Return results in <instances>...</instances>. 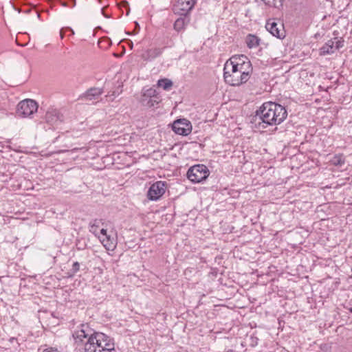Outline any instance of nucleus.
Returning <instances> with one entry per match:
<instances>
[{
  "mask_svg": "<svg viewBox=\"0 0 352 352\" xmlns=\"http://www.w3.org/2000/svg\"><path fill=\"white\" fill-rule=\"evenodd\" d=\"M76 343L84 344L85 352H116L113 339L96 332L88 324H82L73 333Z\"/></svg>",
  "mask_w": 352,
  "mask_h": 352,
  "instance_id": "1",
  "label": "nucleus"
},
{
  "mask_svg": "<svg viewBox=\"0 0 352 352\" xmlns=\"http://www.w3.org/2000/svg\"><path fill=\"white\" fill-rule=\"evenodd\" d=\"M274 102L269 101L264 102L252 116L251 123L258 129H265L271 124L272 116H273Z\"/></svg>",
  "mask_w": 352,
  "mask_h": 352,
  "instance_id": "2",
  "label": "nucleus"
},
{
  "mask_svg": "<svg viewBox=\"0 0 352 352\" xmlns=\"http://www.w3.org/2000/svg\"><path fill=\"white\" fill-rule=\"evenodd\" d=\"M210 175V171L204 164H196L191 166L187 171V177L192 183H200L205 181Z\"/></svg>",
  "mask_w": 352,
  "mask_h": 352,
  "instance_id": "3",
  "label": "nucleus"
},
{
  "mask_svg": "<svg viewBox=\"0 0 352 352\" xmlns=\"http://www.w3.org/2000/svg\"><path fill=\"white\" fill-rule=\"evenodd\" d=\"M38 104L32 99H25L21 101L17 105V114L21 117H28L36 112Z\"/></svg>",
  "mask_w": 352,
  "mask_h": 352,
  "instance_id": "4",
  "label": "nucleus"
},
{
  "mask_svg": "<svg viewBox=\"0 0 352 352\" xmlns=\"http://www.w3.org/2000/svg\"><path fill=\"white\" fill-rule=\"evenodd\" d=\"M229 65L228 64H225L223 69V77L225 81L230 84L232 86H239L243 83L246 82L248 80L243 79V74L239 72H235L233 73H230L228 70Z\"/></svg>",
  "mask_w": 352,
  "mask_h": 352,
  "instance_id": "5",
  "label": "nucleus"
},
{
  "mask_svg": "<svg viewBox=\"0 0 352 352\" xmlns=\"http://www.w3.org/2000/svg\"><path fill=\"white\" fill-rule=\"evenodd\" d=\"M172 129L176 134L186 136L192 131V124L188 120L180 118L173 122Z\"/></svg>",
  "mask_w": 352,
  "mask_h": 352,
  "instance_id": "6",
  "label": "nucleus"
},
{
  "mask_svg": "<svg viewBox=\"0 0 352 352\" xmlns=\"http://www.w3.org/2000/svg\"><path fill=\"white\" fill-rule=\"evenodd\" d=\"M287 117V111L286 108L275 102H274L273 116H272L271 124L277 126L283 122Z\"/></svg>",
  "mask_w": 352,
  "mask_h": 352,
  "instance_id": "7",
  "label": "nucleus"
},
{
  "mask_svg": "<svg viewBox=\"0 0 352 352\" xmlns=\"http://www.w3.org/2000/svg\"><path fill=\"white\" fill-rule=\"evenodd\" d=\"M197 0H177L174 5L173 10L175 14L187 16L189 12L194 8Z\"/></svg>",
  "mask_w": 352,
  "mask_h": 352,
  "instance_id": "8",
  "label": "nucleus"
},
{
  "mask_svg": "<svg viewBox=\"0 0 352 352\" xmlns=\"http://www.w3.org/2000/svg\"><path fill=\"white\" fill-rule=\"evenodd\" d=\"M165 182L162 181L156 182L150 186L147 192V197L149 200H158L165 193Z\"/></svg>",
  "mask_w": 352,
  "mask_h": 352,
  "instance_id": "9",
  "label": "nucleus"
},
{
  "mask_svg": "<svg viewBox=\"0 0 352 352\" xmlns=\"http://www.w3.org/2000/svg\"><path fill=\"white\" fill-rule=\"evenodd\" d=\"M266 30L274 36L283 38L285 36L284 26L282 23H278L275 19H270L265 25Z\"/></svg>",
  "mask_w": 352,
  "mask_h": 352,
  "instance_id": "10",
  "label": "nucleus"
},
{
  "mask_svg": "<svg viewBox=\"0 0 352 352\" xmlns=\"http://www.w3.org/2000/svg\"><path fill=\"white\" fill-rule=\"evenodd\" d=\"M103 92L102 88L91 87L80 95L79 100L86 102L97 100Z\"/></svg>",
  "mask_w": 352,
  "mask_h": 352,
  "instance_id": "11",
  "label": "nucleus"
},
{
  "mask_svg": "<svg viewBox=\"0 0 352 352\" xmlns=\"http://www.w3.org/2000/svg\"><path fill=\"white\" fill-rule=\"evenodd\" d=\"M164 48L165 47H155L148 49L142 53V58L144 60L151 61L154 60L155 58L160 56L163 53Z\"/></svg>",
  "mask_w": 352,
  "mask_h": 352,
  "instance_id": "12",
  "label": "nucleus"
},
{
  "mask_svg": "<svg viewBox=\"0 0 352 352\" xmlns=\"http://www.w3.org/2000/svg\"><path fill=\"white\" fill-rule=\"evenodd\" d=\"M239 72L243 76V79L249 80L250 74L252 73V66L250 60L246 61L242 65H239Z\"/></svg>",
  "mask_w": 352,
  "mask_h": 352,
  "instance_id": "13",
  "label": "nucleus"
},
{
  "mask_svg": "<svg viewBox=\"0 0 352 352\" xmlns=\"http://www.w3.org/2000/svg\"><path fill=\"white\" fill-rule=\"evenodd\" d=\"M188 22L189 19H187V16H181L175 21L174 29L179 32L185 28Z\"/></svg>",
  "mask_w": 352,
  "mask_h": 352,
  "instance_id": "14",
  "label": "nucleus"
},
{
  "mask_svg": "<svg viewBox=\"0 0 352 352\" xmlns=\"http://www.w3.org/2000/svg\"><path fill=\"white\" fill-rule=\"evenodd\" d=\"M160 101V97L141 98V102L144 107L151 108L154 107Z\"/></svg>",
  "mask_w": 352,
  "mask_h": 352,
  "instance_id": "15",
  "label": "nucleus"
},
{
  "mask_svg": "<svg viewBox=\"0 0 352 352\" xmlns=\"http://www.w3.org/2000/svg\"><path fill=\"white\" fill-rule=\"evenodd\" d=\"M261 39L253 34H248L246 37L245 42L249 48L256 47L259 45Z\"/></svg>",
  "mask_w": 352,
  "mask_h": 352,
  "instance_id": "16",
  "label": "nucleus"
},
{
  "mask_svg": "<svg viewBox=\"0 0 352 352\" xmlns=\"http://www.w3.org/2000/svg\"><path fill=\"white\" fill-rule=\"evenodd\" d=\"M345 164V157L343 154L338 153L336 154L333 158H331V165L337 167H342Z\"/></svg>",
  "mask_w": 352,
  "mask_h": 352,
  "instance_id": "17",
  "label": "nucleus"
},
{
  "mask_svg": "<svg viewBox=\"0 0 352 352\" xmlns=\"http://www.w3.org/2000/svg\"><path fill=\"white\" fill-rule=\"evenodd\" d=\"M100 224H102V219H96L91 221L89 223V231L96 235Z\"/></svg>",
  "mask_w": 352,
  "mask_h": 352,
  "instance_id": "18",
  "label": "nucleus"
},
{
  "mask_svg": "<svg viewBox=\"0 0 352 352\" xmlns=\"http://www.w3.org/2000/svg\"><path fill=\"white\" fill-rule=\"evenodd\" d=\"M157 85L159 87H162L163 89L168 91L173 87V82L169 79L163 78L157 81Z\"/></svg>",
  "mask_w": 352,
  "mask_h": 352,
  "instance_id": "19",
  "label": "nucleus"
},
{
  "mask_svg": "<svg viewBox=\"0 0 352 352\" xmlns=\"http://www.w3.org/2000/svg\"><path fill=\"white\" fill-rule=\"evenodd\" d=\"M248 58L245 55L233 56L230 58L232 63H238L239 65L243 64L246 61H249Z\"/></svg>",
  "mask_w": 352,
  "mask_h": 352,
  "instance_id": "20",
  "label": "nucleus"
},
{
  "mask_svg": "<svg viewBox=\"0 0 352 352\" xmlns=\"http://www.w3.org/2000/svg\"><path fill=\"white\" fill-rule=\"evenodd\" d=\"M344 40L342 37L335 36L331 38V49L335 47L336 50H340L344 46Z\"/></svg>",
  "mask_w": 352,
  "mask_h": 352,
  "instance_id": "21",
  "label": "nucleus"
},
{
  "mask_svg": "<svg viewBox=\"0 0 352 352\" xmlns=\"http://www.w3.org/2000/svg\"><path fill=\"white\" fill-rule=\"evenodd\" d=\"M158 94L155 89L149 88L144 90L142 98L158 97Z\"/></svg>",
  "mask_w": 352,
  "mask_h": 352,
  "instance_id": "22",
  "label": "nucleus"
},
{
  "mask_svg": "<svg viewBox=\"0 0 352 352\" xmlns=\"http://www.w3.org/2000/svg\"><path fill=\"white\" fill-rule=\"evenodd\" d=\"M80 270V263L77 261L74 262L69 272H68V276L72 277Z\"/></svg>",
  "mask_w": 352,
  "mask_h": 352,
  "instance_id": "23",
  "label": "nucleus"
},
{
  "mask_svg": "<svg viewBox=\"0 0 352 352\" xmlns=\"http://www.w3.org/2000/svg\"><path fill=\"white\" fill-rule=\"evenodd\" d=\"M226 64H228V65H229L228 70L230 72V73H233L235 72H239V65L238 63H232L231 61H230V63L226 62Z\"/></svg>",
  "mask_w": 352,
  "mask_h": 352,
  "instance_id": "24",
  "label": "nucleus"
},
{
  "mask_svg": "<svg viewBox=\"0 0 352 352\" xmlns=\"http://www.w3.org/2000/svg\"><path fill=\"white\" fill-rule=\"evenodd\" d=\"M46 118L47 122H56L58 117L56 112H55L54 115H53L52 113H47L46 115Z\"/></svg>",
  "mask_w": 352,
  "mask_h": 352,
  "instance_id": "25",
  "label": "nucleus"
},
{
  "mask_svg": "<svg viewBox=\"0 0 352 352\" xmlns=\"http://www.w3.org/2000/svg\"><path fill=\"white\" fill-rule=\"evenodd\" d=\"M120 4V6L126 9V15H128L130 12L129 2L127 1H122Z\"/></svg>",
  "mask_w": 352,
  "mask_h": 352,
  "instance_id": "26",
  "label": "nucleus"
},
{
  "mask_svg": "<svg viewBox=\"0 0 352 352\" xmlns=\"http://www.w3.org/2000/svg\"><path fill=\"white\" fill-rule=\"evenodd\" d=\"M100 234L102 235V241H104V238L107 239L109 240V236L107 235V230L104 229V228H102L100 231Z\"/></svg>",
  "mask_w": 352,
  "mask_h": 352,
  "instance_id": "27",
  "label": "nucleus"
},
{
  "mask_svg": "<svg viewBox=\"0 0 352 352\" xmlns=\"http://www.w3.org/2000/svg\"><path fill=\"white\" fill-rule=\"evenodd\" d=\"M135 29H134V30H133V33L134 34H138V33L139 32L140 30V25L138 24V22H135Z\"/></svg>",
  "mask_w": 352,
  "mask_h": 352,
  "instance_id": "28",
  "label": "nucleus"
},
{
  "mask_svg": "<svg viewBox=\"0 0 352 352\" xmlns=\"http://www.w3.org/2000/svg\"><path fill=\"white\" fill-rule=\"evenodd\" d=\"M329 47L326 48L325 47H323L320 49V54H329Z\"/></svg>",
  "mask_w": 352,
  "mask_h": 352,
  "instance_id": "29",
  "label": "nucleus"
},
{
  "mask_svg": "<svg viewBox=\"0 0 352 352\" xmlns=\"http://www.w3.org/2000/svg\"><path fill=\"white\" fill-rule=\"evenodd\" d=\"M119 94H120L119 92H116V91H112V93H111V94H110V92H109V94H108V96H112L116 97V96H118V95H119Z\"/></svg>",
  "mask_w": 352,
  "mask_h": 352,
  "instance_id": "30",
  "label": "nucleus"
},
{
  "mask_svg": "<svg viewBox=\"0 0 352 352\" xmlns=\"http://www.w3.org/2000/svg\"><path fill=\"white\" fill-rule=\"evenodd\" d=\"M43 352H59L57 349H45L43 351Z\"/></svg>",
  "mask_w": 352,
  "mask_h": 352,
  "instance_id": "31",
  "label": "nucleus"
},
{
  "mask_svg": "<svg viewBox=\"0 0 352 352\" xmlns=\"http://www.w3.org/2000/svg\"><path fill=\"white\" fill-rule=\"evenodd\" d=\"M126 42H127L128 45H129V46L131 48H132L133 46V42L131 40H126Z\"/></svg>",
  "mask_w": 352,
  "mask_h": 352,
  "instance_id": "32",
  "label": "nucleus"
},
{
  "mask_svg": "<svg viewBox=\"0 0 352 352\" xmlns=\"http://www.w3.org/2000/svg\"><path fill=\"white\" fill-rule=\"evenodd\" d=\"M69 1L72 3V8H74L76 6V0H69Z\"/></svg>",
  "mask_w": 352,
  "mask_h": 352,
  "instance_id": "33",
  "label": "nucleus"
},
{
  "mask_svg": "<svg viewBox=\"0 0 352 352\" xmlns=\"http://www.w3.org/2000/svg\"><path fill=\"white\" fill-rule=\"evenodd\" d=\"M102 10V14H103L106 18H109V17L108 15H107V14H104V8H102V10Z\"/></svg>",
  "mask_w": 352,
  "mask_h": 352,
  "instance_id": "34",
  "label": "nucleus"
},
{
  "mask_svg": "<svg viewBox=\"0 0 352 352\" xmlns=\"http://www.w3.org/2000/svg\"><path fill=\"white\" fill-rule=\"evenodd\" d=\"M333 35H334L335 36H338V32H337V30H333Z\"/></svg>",
  "mask_w": 352,
  "mask_h": 352,
  "instance_id": "35",
  "label": "nucleus"
},
{
  "mask_svg": "<svg viewBox=\"0 0 352 352\" xmlns=\"http://www.w3.org/2000/svg\"><path fill=\"white\" fill-rule=\"evenodd\" d=\"M61 4L64 7H67L68 6V3L67 2H61Z\"/></svg>",
  "mask_w": 352,
  "mask_h": 352,
  "instance_id": "36",
  "label": "nucleus"
},
{
  "mask_svg": "<svg viewBox=\"0 0 352 352\" xmlns=\"http://www.w3.org/2000/svg\"><path fill=\"white\" fill-rule=\"evenodd\" d=\"M60 34L61 38H63V29H61Z\"/></svg>",
  "mask_w": 352,
  "mask_h": 352,
  "instance_id": "37",
  "label": "nucleus"
},
{
  "mask_svg": "<svg viewBox=\"0 0 352 352\" xmlns=\"http://www.w3.org/2000/svg\"><path fill=\"white\" fill-rule=\"evenodd\" d=\"M104 245L107 248V245H108L107 244H104ZM109 246L110 247H108V249H110V248L111 247L110 245H109Z\"/></svg>",
  "mask_w": 352,
  "mask_h": 352,
  "instance_id": "38",
  "label": "nucleus"
},
{
  "mask_svg": "<svg viewBox=\"0 0 352 352\" xmlns=\"http://www.w3.org/2000/svg\"><path fill=\"white\" fill-rule=\"evenodd\" d=\"M67 29L71 30L74 33L73 30L70 28H67Z\"/></svg>",
  "mask_w": 352,
  "mask_h": 352,
  "instance_id": "39",
  "label": "nucleus"
},
{
  "mask_svg": "<svg viewBox=\"0 0 352 352\" xmlns=\"http://www.w3.org/2000/svg\"><path fill=\"white\" fill-rule=\"evenodd\" d=\"M349 310L351 313H352V308H349Z\"/></svg>",
  "mask_w": 352,
  "mask_h": 352,
  "instance_id": "40",
  "label": "nucleus"
}]
</instances>
